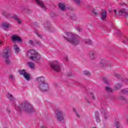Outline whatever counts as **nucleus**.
Instances as JSON below:
<instances>
[{
    "label": "nucleus",
    "mask_w": 128,
    "mask_h": 128,
    "mask_svg": "<svg viewBox=\"0 0 128 128\" xmlns=\"http://www.w3.org/2000/svg\"><path fill=\"white\" fill-rule=\"evenodd\" d=\"M92 128H96V127H93Z\"/></svg>",
    "instance_id": "obj_52"
},
{
    "label": "nucleus",
    "mask_w": 128,
    "mask_h": 128,
    "mask_svg": "<svg viewBox=\"0 0 128 128\" xmlns=\"http://www.w3.org/2000/svg\"><path fill=\"white\" fill-rule=\"evenodd\" d=\"M106 90H107V92H113L110 86L106 87Z\"/></svg>",
    "instance_id": "obj_34"
},
{
    "label": "nucleus",
    "mask_w": 128,
    "mask_h": 128,
    "mask_svg": "<svg viewBox=\"0 0 128 128\" xmlns=\"http://www.w3.org/2000/svg\"><path fill=\"white\" fill-rule=\"evenodd\" d=\"M88 56L90 60H94L96 56V52L92 51L90 52Z\"/></svg>",
    "instance_id": "obj_10"
},
{
    "label": "nucleus",
    "mask_w": 128,
    "mask_h": 128,
    "mask_svg": "<svg viewBox=\"0 0 128 128\" xmlns=\"http://www.w3.org/2000/svg\"><path fill=\"white\" fill-rule=\"evenodd\" d=\"M100 110L102 114H103L104 116V118H107L108 116V111H106V109L102 108Z\"/></svg>",
    "instance_id": "obj_12"
},
{
    "label": "nucleus",
    "mask_w": 128,
    "mask_h": 128,
    "mask_svg": "<svg viewBox=\"0 0 128 128\" xmlns=\"http://www.w3.org/2000/svg\"><path fill=\"white\" fill-rule=\"evenodd\" d=\"M90 96H91L92 100H96V96H94V93H92V92H90Z\"/></svg>",
    "instance_id": "obj_35"
},
{
    "label": "nucleus",
    "mask_w": 128,
    "mask_h": 128,
    "mask_svg": "<svg viewBox=\"0 0 128 128\" xmlns=\"http://www.w3.org/2000/svg\"><path fill=\"white\" fill-rule=\"evenodd\" d=\"M74 4L77 6H82V1L80 0H72Z\"/></svg>",
    "instance_id": "obj_22"
},
{
    "label": "nucleus",
    "mask_w": 128,
    "mask_h": 128,
    "mask_svg": "<svg viewBox=\"0 0 128 128\" xmlns=\"http://www.w3.org/2000/svg\"><path fill=\"white\" fill-rule=\"evenodd\" d=\"M50 66L53 70L55 72H60V64L58 60H54L50 62Z\"/></svg>",
    "instance_id": "obj_6"
},
{
    "label": "nucleus",
    "mask_w": 128,
    "mask_h": 128,
    "mask_svg": "<svg viewBox=\"0 0 128 128\" xmlns=\"http://www.w3.org/2000/svg\"><path fill=\"white\" fill-rule=\"evenodd\" d=\"M28 66L29 68H31L32 69L34 68V63L29 62H28Z\"/></svg>",
    "instance_id": "obj_23"
},
{
    "label": "nucleus",
    "mask_w": 128,
    "mask_h": 128,
    "mask_svg": "<svg viewBox=\"0 0 128 128\" xmlns=\"http://www.w3.org/2000/svg\"><path fill=\"white\" fill-rule=\"evenodd\" d=\"M55 114L57 120L59 122H62L64 120V116L66 115L64 112L62 110H55Z\"/></svg>",
    "instance_id": "obj_7"
},
{
    "label": "nucleus",
    "mask_w": 128,
    "mask_h": 128,
    "mask_svg": "<svg viewBox=\"0 0 128 128\" xmlns=\"http://www.w3.org/2000/svg\"><path fill=\"white\" fill-rule=\"evenodd\" d=\"M122 42H124L125 44H126L128 42V38L126 37Z\"/></svg>",
    "instance_id": "obj_38"
},
{
    "label": "nucleus",
    "mask_w": 128,
    "mask_h": 128,
    "mask_svg": "<svg viewBox=\"0 0 128 128\" xmlns=\"http://www.w3.org/2000/svg\"><path fill=\"white\" fill-rule=\"evenodd\" d=\"M39 90H42V92H47L48 90V85L46 83H44L43 84H41L38 85Z\"/></svg>",
    "instance_id": "obj_9"
},
{
    "label": "nucleus",
    "mask_w": 128,
    "mask_h": 128,
    "mask_svg": "<svg viewBox=\"0 0 128 128\" xmlns=\"http://www.w3.org/2000/svg\"><path fill=\"white\" fill-rule=\"evenodd\" d=\"M120 31L118 30V32H116V34H120Z\"/></svg>",
    "instance_id": "obj_50"
},
{
    "label": "nucleus",
    "mask_w": 128,
    "mask_h": 128,
    "mask_svg": "<svg viewBox=\"0 0 128 128\" xmlns=\"http://www.w3.org/2000/svg\"><path fill=\"white\" fill-rule=\"evenodd\" d=\"M95 118L96 122H100V113H98V112H95Z\"/></svg>",
    "instance_id": "obj_18"
},
{
    "label": "nucleus",
    "mask_w": 128,
    "mask_h": 128,
    "mask_svg": "<svg viewBox=\"0 0 128 128\" xmlns=\"http://www.w3.org/2000/svg\"><path fill=\"white\" fill-rule=\"evenodd\" d=\"M121 92L124 94H128V88L122 89Z\"/></svg>",
    "instance_id": "obj_28"
},
{
    "label": "nucleus",
    "mask_w": 128,
    "mask_h": 128,
    "mask_svg": "<svg viewBox=\"0 0 128 128\" xmlns=\"http://www.w3.org/2000/svg\"><path fill=\"white\" fill-rule=\"evenodd\" d=\"M27 56H30V58L31 60L35 62H38L42 60L40 54L34 50H30L28 51Z\"/></svg>",
    "instance_id": "obj_3"
},
{
    "label": "nucleus",
    "mask_w": 128,
    "mask_h": 128,
    "mask_svg": "<svg viewBox=\"0 0 128 128\" xmlns=\"http://www.w3.org/2000/svg\"><path fill=\"white\" fill-rule=\"evenodd\" d=\"M108 14H106V11H104L101 13L100 20H106Z\"/></svg>",
    "instance_id": "obj_16"
},
{
    "label": "nucleus",
    "mask_w": 128,
    "mask_h": 128,
    "mask_svg": "<svg viewBox=\"0 0 128 128\" xmlns=\"http://www.w3.org/2000/svg\"><path fill=\"white\" fill-rule=\"evenodd\" d=\"M120 4L122 6H126L125 3H120Z\"/></svg>",
    "instance_id": "obj_44"
},
{
    "label": "nucleus",
    "mask_w": 128,
    "mask_h": 128,
    "mask_svg": "<svg viewBox=\"0 0 128 128\" xmlns=\"http://www.w3.org/2000/svg\"><path fill=\"white\" fill-rule=\"evenodd\" d=\"M16 109L20 112H26L27 114H32L34 112L32 106L26 101L20 104L18 106H16Z\"/></svg>",
    "instance_id": "obj_2"
},
{
    "label": "nucleus",
    "mask_w": 128,
    "mask_h": 128,
    "mask_svg": "<svg viewBox=\"0 0 128 128\" xmlns=\"http://www.w3.org/2000/svg\"><path fill=\"white\" fill-rule=\"evenodd\" d=\"M65 40L72 46H78L80 44V40H78L80 36L78 35L70 32H65Z\"/></svg>",
    "instance_id": "obj_1"
},
{
    "label": "nucleus",
    "mask_w": 128,
    "mask_h": 128,
    "mask_svg": "<svg viewBox=\"0 0 128 128\" xmlns=\"http://www.w3.org/2000/svg\"><path fill=\"white\" fill-rule=\"evenodd\" d=\"M12 42H22V38L18 37V35L14 34L12 36Z\"/></svg>",
    "instance_id": "obj_15"
},
{
    "label": "nucleus",
    "mask_w": 128,
    "mask_h": 128,
    "mask_svg": "<svg viewBox=\"0 0 128 128\" xmlns=\"http://www.w3.org/2000/svg\"><path fill=\"white\" fill-rule=\"evenodd\" d=\"M103 80L107 86H110V84L108 83V78H103Z\"/></svg>",
    "instance_id": "obj_32"
},
{
    "label": "nucleus",
    "mask_w": 128,
    "mask_h": 128,
    "mask_svg": "<svg viewBox=\"0 0 128 128\" xmlns=\"http://www.w3.org/2000/svg\"><path fill=\"white\" fill-rule=\"evenodd\" d=\"M36 80L38 84V86L46 83V80H44V77H38L36 78Z\"/></svg>",
    "instance_id": "obj_11"
},
{
    "label": "nucleus",
    "mask_w": 128,
    "mask_h": 128,
    "mask_svg": "<svg viewBox=\"0 0 128 128\" xmlns=\"http://www.w3.org/2000/svg\"><path fill=\"white\" fill-rule=\"evenodd\" d=\"M68 76H72V73L70 72L69 74H67Z\"/></svg>",
    "instance_id": "obj_47"
},
{
    "label": "nucleus",
    "mask_w": 128,
    "mask_h": 128,
    "mask_svg": "<svg viewBox=\"0 0 128 128\" xmlns=\"http://www.w3.org/2000/svg\"><path fill=\"white\" fill-rule=\"evenodd\" d=\"M84 42L86 44H92V42L90 39H85L84 40Z\"/></svg>",
    "instance_id": "obj_25"
},
{
    "label": "nucleus",
    "mask_w": 128,
    "mask_h": 128,
    "mask_svg": "<svg viewBox=\"0 0 128 128\" xmlns=\"http://www.w3.org/2000/svg\"><path fill=\"white\" fill-rule=\"evenodd\" d=\"M114 13L115 16H124L126 18H128V10L124 8L119 10L118 12L116 10H114Z\"/></svg>",
    "instance_id": "obj_5"
},
{
    "label": "nucleus",
    "mask_w": 128,
    "mask_h": 128,
    "mask_svg": "<svg viewBox=\"0 0 128 128\" xmlns=\"http://www.w3.org/2000/svg\"><path fill=\"white\" fill-rule=\"evenodd\" d=\"M0 46H4V42L2 41H0Z\"/></svg>",
    "instance_id": "obj_46"
},
{
    "label": "nucleus",
    "mask_w": 128,
    "mask_h": 128,
    "mask_svg": "<svg viewBox=\"0 0 128 128\" xmlns=\"http://www.w3.org/2000/svg\"><path fill=\"white\" fill-rule=\"evenodd\" d=\"M76 29L78 30V32H82V28L80 26H76Z\"/></svg>",
    "instance_id": "obj_36"
},
{
    "label": "nucleus",
    "mask_w": 128,
    "mask_h": 128,
    "mask_svg": "<svg viewBox=\"0 0 128 128\" xmlns=\"http://www.w3.org/2000/svg\"><path fill=\"white\" fill-rule=\"evenodd\" d=\"M120 100H126V102H128V100L126 98V97H124V96H120Z\"/></svg>",
    "instance_id": "obj_33"
},
{
    "label": "nucleus",
    "mask_w": 128,
    "mask_h": 128,
    "mask_svg": "<svg viewBox=\"0 0 128 128\" xmlns=\"http://www.w3.org/2000/svg\"><path fill=\"white\" fill-rule=\"evenodd\" d=\"M14 51L16 52H20V48L18 46V45L14 44Z\"/></svg>",
    "instance_id": "obj_29"
},
{
    "label": "nucleus",
    "mask_w": 128,
    "mask_h": 128,
    "mask_svg": "<svg viewBox=\"0 0 128 128\" xmlns=\"http://www.w3.org/2000/svg\"><path fill=\"white\" fill-rule=\"evenodd\" d=\"M122 88V84L120 83H116L114 86V90H118Z\"/></svg>",
    "instance_id": "obj_19"
},
{
    "label": "nucleus",
    "mask_w": 128,
    "mask_h": 128,
    "mask_svg": "<svg viewBox=\"0 0 128 128\" xmlns=\"http://www.w3.org/2000/svg\"><path fill=\"white\" fill-rule=\"evenodd\" d=\"M115 127L116 128H120V122H115Z\"/></svg>",
    "instance_id": "obj_37"
},
{
    "label": "nucleus",
    "mask_w": 128,
    "mask_h": 128,
    "mask_svg": "<svg viewBox=\"0 0 128 128\" xmlns=\"http://www.w3.org/2000/svg\"><path fill=\"white\" fill-rule=\"evenodd\" d=\"M12 18L15 20H16V22H17L18 24H22V20L20 19V18H18V16H12Z\"/></svg>",
    "instance_id": "obj_20"
},
{
    "label": "nucleus",
    "mask_w": 128,
    "mask_h": 128,
    "mask_svg": "<svg viewBox=\"0 0 128 128\" xmlns=\"http://www.w3.org/2000/svg\"><path fill=\"white\" fill-rule=\"evenodd\" d=\"M10 50L6 48L5 49L2 54V56L4 58L5 62L6 64H10Z\"/></svg>",
    "instance_id": "obj_4"
},
{
    "label": "nucleus",
    "mask_w": 128,
    "mask_h": 128,
    "mask_svg": "<svg viewBox=\"0 0 128 128\" xmlns=\"http://www.w3.org/2000/svg\"><path fill=\"white\" fill-rule=\"evenodd\" d=\"M7 112L8 114H10V110H7Z\"/></svg>",
    "instance_id": "obj_49"
},
{
    "label": "nucleus",
    "mask_w": 128,
    "mask_h": 128,
    "mask_svg": "<svg viewBox=\"0 0 128 128\" xmlns=\"http://www.w3.org/2000/svg\"><path fill=\"white\" fill-rule=\"evenodd\" d=\"M50 16H52V18H54V16H56V14H53V13H52V14H50Z\"/></svg>",
    "instance_id": "obj_45"
},
{
    "label": "nucleus",
    "mask_w": 128,
    "mask_h": 128,
    "mask_svg": "<svg viewBox=\"0 0 128 128\" xmlns=\"http://www.w3.org/2000/svg\"><path fill=\"white\" fill-rule=\"evenodd\" d=\"M41 128H46V127L44 126H41Z\"/></svg>",
    "instance_id": "obj_51"
},
{
    "label": "nucleus",
    "mask_w": 128,
    "mask_h": 128,
    "mask_svg": "<svg viewBox=\"0 0 128 128\" xmlns=\"http://www.w3.org/2000/svg\"><path fill=\"white\" fill-rule=\"evenodd\" d=\"M9 80H11L12 82H14V76L12 74H10L9 76Z\"/></svg>",
    "instance_id": "obj_30"
},
{
    "label": "nucleus",
    "mask_w": 128,
    "mask_h": 128,
    "mask_svg": "<svg viewBox=\"0 0 128 128\" xmlns=\"http://www.w3.org/2000/svg\"><path fill=\"white\" fill-rule=\"evenodd\" d=\"M1 14L3 15L6 18H12V14H8L6 10H3Z\"/></svg>",
    "instance_id": "obj_14"
},
{
    "label": "nucleus",
    "mask_w": 128,
    "mask_h": 128,
    "mask_svg": "<svg viewBox=\"0 0 128 128\" xmlns=\"http://www.w3.org/2000/svg\"><path fill=\"white\" fill-rule=\"evenodd\" d=\"M74 112L76 114V116H78V118H80V114H78V112H76V110L75 109H74Z\"/></svg>",
    "instance_id": "obj_42"
},
{
    "label": "nucleus",
    "mask_w": 128,
    "mask_h": 128,
    "mask_svg": "<svg viewBox=\"0 0 128 128\" xmlns=\"http://www.w3.org/2000/svg\"><path fill=\"white\" fill-rule=\"evenodd\" d=\"M61 10L64 11L66 10V4L60 3L58 4Z\"/></svg>",
    "instance_id": "obj_21"
},
{
    "label": "nucleus",
    "mask_w": 128,
    "mask_h": 128,
    "mask_svg": "<svg viewBox=\"0 0 128 128\" xmlns=\"http://www.w3.org/2000/svg\"><path fill=\"white\" fill-rule=\"evenodd\" d=\"M6 96L8 98V100H14V96H12V94H8Z\"/></svg>",
    "instance_id": "obj_24"
},
{
    "label": "nucleus",
    "mask_w": 128,
    "mask_h": 128,
    "mask_svg": "<svg viewBox=\"0 0 128 128\" xmlns=\"http://www.w3.org/2000/svg\"><path fill=\"white\" fill-rule=\"evenodd\" d=\"M36 2L38 4V6L42 8L44 10H46V7L44 4L42 3V0H35Z\"/></svg>",
    "instance_id": "obj_13"
},
{
    "label": "nucleus",
    "mask_w": 128,
    "mask_h": 128,
    "mask_svg": "<svg viewBox=\"0 0 128 128\" xmlns=\"http://www.w3.org/2000/svg\"><path fill=\"white\" fill-rule=\"evenodd\" d=\"M92 12H93L94 14L96 16H98V12H96V11L93 10H92Z\"/></svg>",
    "instance_id": "obj_40"
},
{
    "label": "nucleus",
    "mask_w": 128,
    "mask_h": 128,
    "mask_svg": "<svg viewBox=\"0 0 128 128\" xmlns=\"http://www.w3.org/2000/svg\"><path fill=\"white\" fill-rule=\"evenodd\" d=\"M26 10V8L25 7H22V10Z\"/></svg>",
    "instance_id": "obj_48"
},
{
    "label": "nucleus",
    "mask_w": 128,
    "mask_h": 128,
    "mask_svg": "<svg viewBox=\"0 0 128 128\" xmlns=\"http://www.w3.org/2000/svg\"><path fill=\"white\" fill-rule=\"evenodd\" d=\"M2 28L4 30H8L10 28V24L6 23V22H3L2 24Z\"/></svg>",
    "instance_id": "obj_17"
},
{
    "label": "nucleus",
    "mask_w": 128,
    "mask_h": 128,
    "mask_svg": "<svg viewBox=\"0 0 128 128\" xmlns=\"http://www.w3.org/2000/svg\"><path fill=\"white\" fill-rule=\"evenodd\" d=\"M18 72L20 73V76H23L26 73V70H24V69L22 70H19Z\"/></svg>",
    "instance_id": "obj_27"
},
{
    "label": "nucleus",
    "mask_w": 128,
    "mask_h": 128,
    "mask_svg": "<svg viewBox=\"0 0 128 128\" xmlns=\"http://www.w3.org/2000/svg\"><path fill=\"white\" fill-rule=\"evenodd\" d=\"M64 60L66 62H68V58L67 56H66L64 58Z\"/></svg>",
    "instance_id": "obj_43"
},
{
    "label": "nucleus",
    "mask_w": 128,
    "mask_h": 128,
    "mask_svg": "<svg viewBox=\"0 0 128 128\" xmlns=\"http://www.w3.org/2000/svg\"><path fill=\"white\" fill-rule=\"evenodd\" d=\"M24 78L26 80H30V74L26 72V74L23 76Z\"/></svg>",
    "instance_id": "obj_26"
},
{
    "label": "nucleus",
    "mask_w": 128,
    "mask_h": 128,
    "mask_svg": "<svg viewBox=\"0 0 128 128\" xmlns=\"http://www.w3.org/2000/svg\"><path fill=\"white\" fill-rule=\"evenodd\" d=\"M28 44H30V46H34V41H32V40H29Z\"/></svg>",
    "instance_id": "obj_41"
},
{
    "label": "nucleus",
    "mask_w": 128,
    "mask_h": 128,
    "mask_svg": "<svg viewBox=\"0 0 128 128\" xmlns=\"http://www.w3.org/2000/svg\"><path fill=\"white\" fill-rule=\"evenodd\" d=\"M83 74L85 76H90V72L87 70H84V72H83Z\"/></svg>",
    "instance_id": "obj_31"
},
{
    "label": "nucleus",
    "mask_w": 128,
    "mask_h": 128,
    "mask_svg": "<svg viewBox=\"0 0 128 128\" xmlns=\"http://www.w3.org/2000/svg\"><path fill=\"white\" fill-rule=\"evenodd\" d=\"M26 12L27 14H32V10L26 9Z\"/></svg>",
    "instance_id": "obj_39"
},
{
    "label": "nucleus",
    "mask_w": 128,
    "mask_h": 128,
    "mask_svg": "<svg viewBox=\"0 0 128 128\" xmlns=\"http://www.w3.org/2000/svg\"><path fill=\"white\" fill-rule=\"evenodd\" d=\"M99 66L101 68H108L112 66V63L108 60L100 59L99 62Z\"/></svg>",
    "instance_id": "obj_8"
}]
</instances>
